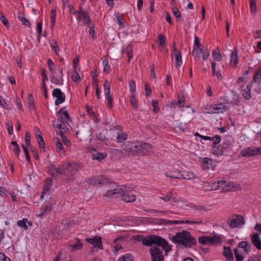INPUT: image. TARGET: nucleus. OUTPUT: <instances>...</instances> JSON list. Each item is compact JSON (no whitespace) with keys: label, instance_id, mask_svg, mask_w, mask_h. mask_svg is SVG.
Listing matches in <instances>:
<instances>
[{"label":"nucleus","instance_id":"nucleus-50","mask_svg":"<svg viewBox=\"0 0 261 261\" xmlns=\"http://www.w3.org/2000/svg\"><path fill=\"white\" fill-rule=\"evenodd\" d=\"M102 64L103 66V70L106 72H108L110 70V66L109 64L108 60L107 59H105L103 60Z\"/></svg>","mask_w":261,"mask_h":261},{"label":"nucleus","instance_id":"nucleus-20","mask_svg":"<svg viewBox=\"0 0 261 261\" xmlns=\"http://www.w3.org/2000/svg\"><path fill=\"white\" fill-rule=\"evenodd\" d=\"M256 147H249L244 149L241 153L243 156H251L257 155Z\"/></svg>","mask_w":261,"mask_h":261},{"label":"nucleus","instance_id":"nucleus-8","mask_svg":"<svg viewBox=\"0 0 261 261\" xmlns=\"http://www.w3.org/2000/svg\"><path fill=\"white\" fill-rule=\"evenodd\" d=\"M162 222L161 223L164 225H171L173 224H200L202 223V220L201 219H199L198 221H178V220H165V219H161L160 220Z\"/></svg>","mask_w":261,"mask_h":261},{"label":"nucleus","instance_id":"nucleus-17","mask_svg":"<svg viewBox=\"0 0 261 261\" xmlns=\"http://www.w3.org/2000/svg\"><path fill=\"white\" fill-rule=\"evenodd\" d=\"M74 166L72 164L67 163L61 166V174L66 175H72L74 169Z\"/></svg>","mask_w":261,"mask_h":261},{"label":"nucleus","instance_id":"nucleus-33","mask_svg":"<svg viewBox=\"0 0 261 261\" xmlns=\"http://www.w3.org/2000/svg\"><path fill=\"white\" fill-rule=\"evenodd\" d=\"M175 58V66L178 67L181 66L182 64L181 55L180 51H178L174 53Z\"/></svg>","mask_w":261,"mask_h":261},{"label":"nucleus","instance_id":"nucleus-40","mask_svg":"<svg viewBox=\"0 0 261 261\" xmlns=\"http://www.w3.org/2000/svg\"><path fill=\"white\" fill-rule=\"evenodd\" d=\"M133 256L131 254H126L119 258L118 261H133Z\"/></svg>","mask_w":261,"mask_h":261},{"label":"nucleus","instance_id":"nucleus-42","mask_svg":"<svg viewBox=\"0 0 261 261\" xmlns=\"http://www.w3.org/2000/svg\"><path fill=\"white\" fill-rule=\"evenodd\" d=\"M126 52L128 56V60L127 62H129L130 61V59L133 56V51L132 49V47L130 45H128L126 47Z\"/></svg>","mask_w":261,"mask_h":261},{"label":"nucleus","instance_id":"nucleus-45","mask_svg":"<svg viewBox=\"0 0 261 261\" xmlns=\"http://www.w3.org/2000/svg\"><path fill=\"white\" fill-rule=\"evenodd\" d=\"M55 20H56V10L52 9L51 10V15H50V25L51 28H53L55 24Z\"/></svg>","mask_w":261,"mask_h":261},{"label":"nucleus","instance_id":"nucleus-63","mask_svg":"<svg viewBox=\"0 0 261 261\" xmlns=\"http://www.w3.org/2000/svg\"><path fill=\"white\" fill-rule=\"evenodd\" d=\"M25 143L28 146H30V142H31V134L29 132H27L25 134Z\"/></svg>","mask_w":261,"mask_h":261},{"label":"nucleus","instance_id":"nucleus-15","mask_svg":"<svg viewBox=\"0 0 261 261\" xmlns=\"http://www.w3.org/2000/svg\"><path fill=\"white\" fill-rule=\"evenodd\" d=\"M86 241L92 244L94 248H97L100 249H103L101 238L100 237L96 236L93 238L87 239Z\"/></svg>","mask_w":261,"mask_h":261},{"label":"nucleus","instance_id":"nucleus-1","mask_svg":"<svg viewBox=\"0 0 261 261\" xmlns=\"http://www.w3.org/2000/svg\"><path fill=\"white\" fill-rule=\"evenodd\" d=\"M168 239L177 245H182L185 248H190L197 244L195 238L186 230L177 232L174 235L169 234Z\"/></svg>","mask_w":261,"mask_h":261},{"label":"nucleus","instance_id":"nucleus-60","mask_svg":"<svg viewBox=\"0 0 261 261\" xmlns=\"http://www.w3.org/2000/svg\"><path fill=\"white\" fill-rule=\"evenodd\" d=\"M202 49L200 48L199 47H195L194 49V50L193 51V54L195 55V56L197 58H200V54H202Z\"/></svg>","mask_w":261,"mask_h":261},{"label":"nucleus","instance_id":"nucleus-59","mask_svg":"<svg viewBox=\"0 0 261 261\" xmlns=\"http://www.w3.org/2000/svg\"><path fill=\"white\" fill-rule=\"evenodd\" d=\"M248 261H261V255L254 254L250 256Z\"/></svg>","mask_w":261,"mask_h":261},{"label":"nucleus","instance_id":"nucleus-44","mask_svg":"<svg viewBox=\"0 0 261 261\" xmlns=\"http://www.w3.org/2000/svg\"><path fill=\"white\" fill-rule=\"evenodd\" d=\"M28 107L30 109L34 108V99L32 94H29L28 95Z\"/></svg>","mask_w":261,"mask_h":261},{"label":"nucleus","instance_id":"nucleus-38","mask_svg":"<svg viewBox=\"0 0 261 261\" xmlns=\"http://www.w3.org/2000/svg\"><path fill=\"white\" fill-rule=\"evenodd\" d=\"M212 152L213 154L217 156H220L223 154L224 151L222 150V148H221V145H219L216 148L215 147L213 148Z\"/></svg>","mask_w":261,"mask_h":261},{"label":"nucleus","instance_id":"nucleus-37","mask_svg":"<svg viewBox=\"0 0 261 261\" xmlns=\"http://www.w3.org/2000/svg\"><path fill=\"white\" fill-rule=\"evenodd\" d=\"M162 196L159 197V198L163 200L165 202H168L172 198V192L169 191L165 195L162 194Z\"/></svg>","mask_w":261,"mask_h":261},{"label":"nucleus","instance_id":"nucleus-35","mask_svg":"<svg viewBox=\"0 0 261 261\" xmlns=\"http://www.w3.org/2000/svg\"><path fill=\"white\" fill-rule=\"evenodd\" d=\"M198 242L200 244L202 245H210V236L205 237L201 236L198 238Z\"/></svg>","mask_w":261,"mask_h":261},{"label":"nucleus","instance_id":"nucleus-49","mask_svg":"<svg viewBox=\"0 0 261 261\" xmlns=\"http://www.w3.org/2000/svg\"><path fill=\"white\" fill-rule=\"evenodd\" d=\"M213 57L215 60L218 61L222 60V55L219 51H217V50H214L213 53Z\"/></svg>","mask_w":261,"mask_h":261},{"label":"nucleus","instance_id":"nucleus-25","mask_svg":"<svg viewBox=\"0 0 261 261\" xmlns=\"http://www.w3.org/2000/svg\"><path fill=\"white\" fill-rule=\"evenodd\" d=\"M181 179L190 180L196 177L195 175L191 171H184L181 175Z\"/></svg>","mask_w":261,"mask_h":261},{"label":"nucleus","instance_id":"nucleus-26","mask_svg":"<svg viewBox=\"0 0 261 261\" xmlns=\"http://www.w3.org/2000/svg\"><path fill=\"white\" fill-rule=\"evenodd\" d=\"M227 108V103L225 102H221L217 105H215L214 109L217 111V113H221L226 110Z\"/></svg>","mask_w":261,"mask_h":261},{"label":"nucleus","instance_id":"nucleus-19","mask_svg":"<svg viewBox=\"0 0 261 261\" xmlns=\"http://www.w3.org/2000/svg\"><path fill=\"white\" fill-rule=\"evenodd\" d=\"M48 173L53 177H56L61 174V167L57 168L55 165L50 164L48 166Z\"/></svg>","mask_w":261,"mask_h":261},{"label":"nucleus","instance_id":"nucleus-48","mask_svg":"<svg viewBox=\"0 0 261 261\" xmlns=\"http://www.w3.org/2000/svg\"><path fill=\"white\" fill-rule=\"evenodd\" d=\"M60 134L61 137L62 141L64 144L69 146L70 144V141L66 137L63 133L62 131L60 132Z\"/></svg>","mask_w":261,"mask_h":261},{"label":"nucleus","instance_id":"nucleus-58","mask_svg":"<svg viewBox=\"0 0 261 261\" xmlns=\"http://www.w3.org/2000/svg\"><path fill=\"white\" fill-rule=\"evenodd\" d=\"M92 83L95 86H97L98 84V81L97 79V76H98V74L96 73V71H92Z\"/></svg>","mask_w":261,"mask_h":261},{"label":"nucleus","instance_id":"nucleus-2","mask_svg":"<svg viewBox=\"0 0 261 261\" xmlns=\"http://www.w3.org/2000/svg\"><path fill=\"white\" fill-rule=\"evenodd\" d=\"M134 238L138 242H142L145 246H150L155 245L162 246L166 253L171 250V246L168 245V242L160 236L150 235L144 238L142 236L138 235L135 236Z\"/></svg>","mask_w":261,"mask_h":261},{"label":"nucleus","instance_id":"nucleus-52","mask_svg":"<svg viewBox=\"0 0 261 261\" xmlns=\"http://www.w3.org/2000/svg\"><path fill=\"white\" fill-rule=\"evenodd\" d=\"M127 138V135L124 133L117 135V141L118 142H122Z\"/></svg>","mask_w":261,"mask_h":261},{"label":"nucleus","instance_id":"nucleus-29","mask_svg":"<svg viewBox=\"0 0 261 261\" xmlns=\"http://www.w3.org/2000/svg\"><path fill=\"white\" fill-rule=\"evenodd\" d=\"M254 83H258L261 84V67L257 69L253 76L252 84Z\"/></svg>","mask_w":261,"mask_h":261},{"label":"nucleus","instance_id":"nucleus-22","mask_svg":"<svg viewBox=\"0 0 261 261\" xmlns=\"http://www.w3.org/2000/svg\"><path fill=\"white\" fill-rule=\"evenodd\" d=\"M251 241L258 250H261V241L258 233H254L251 237Z\"/></svg>","mask_w":261,"mask_h":261},{"label":"nucleus","instance_id":"nucleus-28","mask_svg":"<svg viewBox=\"0 0 261 261\" xmlns=\"http://www.w3.org/2000/svg\"><path fill=\"white\" fill-rule=\"evenodd\" d=\"M210 245L220 244L222 242V238L218 236H210Z\"/></svg>","mask_w":261,"mask_h":261},{"label":"nucleus","instance_id":"nucleus-21","mask_svg":"<svg viewBox=\"0 0 261 261\" xmlns=\"http://www.w3.org/2000/svg\"><path fill=\"white\" fill-rule=\"evenodd\" d=\"M199 160L202 162V167L204 170L210 169L213 165V160L209 158H199Z\"/></svg>","mask_w":261,"mask_h":261},{"label":"nucleus","instance_id":"nucleus-39","mask_svg":"<svg viewBox=\"0 0 261 261\" xmlns=\"http://www.w3.org/2000/svg\"><path fill=\"white\" fill-rule=\"evenodd\" d=\"M23 15V13H20L18 16V19L21 21V22H22V23L23 25H25L26 26H28V27H30L31 23H30V22L28 20V19L27 18H25L22 16Z\"/></svg>","mask_w":261,"mask_h":261},{"label":"nucleus","instance_id":"nucleus-57","mask_svg":"<svg viewBox=\"0 0 261 261\" xmlns=\"http://www.w3.org/2000/svg\"><path fill=\"white\" fill-rule=\"evenodd\" d=\"M89 28V35L92 38H94V34H95V30H94V23H91L88 26Z\"/></svg>","mask_w":261,"mask_h":261},{"label":"nucleus","instance_id":"nucleus-61","mask_svg":"<svg viewBox=\"0 0 261 261\" xmlns=\"http://www.w3.org/2000/svg\"><path fill=\"white\" fill-rule=\"evenodd\" d=\"M172 13L175 16L176 18H179L181 16L180 12L178 9L176 7H174L172 8Z\"/></svg>","mask_w":261,"mask_h":261},{"label":"nucleus","instance_id":"nucleus-36","mask_svg":"<svg viewBox=\"0 0 261 261\" xmlns=\"http://www.w3.org/2000/svg\"><path fill=\"white\" fill-rule=\"evenodd\" d=\"M221 137L219 135H216L213 137H211V139L210 140L213 142L212 146L214 148L216 145L219 144L221 141Z\"/></svg>","mask_w":261,"mask_h":261},{"label":"nucleus","instance_id":"nucleus-55","mask_svg":"<svg viewBox=\"0 0 261 261\" xmlns=\"http://www.w3.org/2000/svg\"><path fill=\"white\" fill-rule=\"evenodd\" d=\"M116 17L117 20V22L118 24L120 27H123V23L124 22V20L123 18H121L119 13L117 12L116 14Z\"/></svg>","mask_w":261,"mask_h":261},{"label":"nucleus","instance_id":"nucleus-13","mask_svg":"<svg viewBox=\"0 0 261 261\" xmlns=\"http://www.w3.org/2000/svg\"><path fill=\"white\" fill-rule=\"evenodd\" d=\"M77 19L79 20L84 19V23L85 25H89L91 23H93V21L91 20L89 13L87 11L81 10V12H78Z\"/></svg>","mask_w":261,"mask_h":261},{"label":"nucleus","instance_id":"nucleus-4","mask_svg":"<svg viewBox=\"0 0 261 261\" xmlns=\"http://www.w3.org/2000/svg\"><path fill=\"white\" fill-rule=\"evenodd\" d=\"M243 249L246 254H248L252 248V246L248 241H242L238 244V247L234 250V255L237 261H242L244 257L240 249Z\"/></svg>","mask_w":261,"mask_h":261},{"label":"nucleus","instance_id":"nucleus-7","mask_svg":"<svg viewBox=\"0 0 261 261\" xmlns=\"http://www.w3.org/2000/svg\"><path fill=\"white\" fill-rule=\"evenodd\" d=\"M131 188L127 187L125 186H122V192L120 193L122 196V200L126 202H132L136 200V196L133 194L129 193Z\"/></svg>","mask_w":261,"mask_h":261},{"label":"nucleus","instance_id":"nucleus-23","mask_svg":"<svg viewBox=\"0 0 261 261\" xmlns=\"http://www.w3.org/2000/svg\"><path fill=\"white\" fill-rule=\"evenodd\" d=\"M65 109H66V107L60 109L58 111V113L60 115L61 119L63 121L68 122L70 120V118L68 112L67 111H64Z\"/></svg>","mask_w":261,"mask_h":261},{"label":"nucleus","instance_id":"nucleus-54","mask_svg":"<svg viewBox=\"0 0 261 261\" xmlns=\"http://www.w3.org/2000/svg\"><path fill=\"white\" fill-rule=\"evenodd\" d=\"M129 87L132 94L134 93L136 91V84L134 80L129 81Z\"/></svg>","mask_w":261,"mask_h":261},{"label":"nucleus","instance_id":"nucleus-24","mask_svg":"<svg viewBox=\"0 0 261 261\" xmlns=\"http://www.w3.org/2000/svg\"><path fill=\"white\" fill-rule=\"evenodd\" d=\"M17 225L19 227L23 228L24 230L28 229V225L32 226V222L29 221L27 218H23L21 220H19L17 222Z\"/></svg>","mask_w":261,"mask_h":261},{"label":"nucleus","instance_id":"nucleus-27","mask_svg":"<svg viewBox=\"0 0 261 261\" xmlns=\"http://www.w3.org/2000/svg\"><path fill=\"white\" fill-rule=\"evenodd\" d=\"M223 254L228 259L232 260L233 259L232 252L229 247H224V251Z\"/></svg>","mask_w":261,"mask_h":261},{"label":"nucleus","instance_id":"nucleus-62","mask_svg":"<svg viewBox=\"0 0 261 261\" xmlns=\"http://www.w3.org/2000/svg\"><path fill=\"white\" fill-rule=\"evenodd\" d=\"M0 19L5 26L8 27L9 25V21L3 13L1 14Z\"/></svg>","mask_w":261,"mask_h":261},{"label":"nucleus","instance_id":"nucleus-64","mask_svg":"<svg viewBox=\"0 0 261 261\" xmlns=\"http://www.w3.org/2000/svg\"><path fill=\"white\" fill-rule=\"evenodd\" d=\"M71 79L73 82H76L79 80H80V76L77 72L74 71L71 75Z\"/></svg>","mask_w":261,"mask_h":261},{"label":"nucleus","instance_id":"nucleus-3","mask_svg":"<svg viewBox=\"0 0 261 261\" xmlns=\"http://www.w3.org/2000/svg\"><path fill=\"white\" fill-rule=\"evenodd\" d=\"M206 184L207 185H205V186L210 188V189H207V190L208 191L215 190L219 189H222L223 191H228L230 190L237 191L240 190L241 189V187L240 185L235 184L233 182L229 183L224 180H218L212 184Z\"/></svg>","mask_w":261,"mask_h":261},{"label":"nucleus","instance_id":"nucleus-41","mask_svg":"<svg viewBox=\"0 0 261 261\" xmlns=\"http://www.w3.org/2000/svg\"><path fill=\"white\" fill-rule=\"evenodd\" d=\"M166 37L161 34L158 35V44L159 46H163L166 43Z\"/></svg>","mask_w":261,"mask_h":261},{"label":"nucleus","instance_id":"nucleus-30","mask_svg":"<svg viewBox=\"0 0 261 261\" xmlns=\"http://www.w3.org/2000/svg\"><path fill=\"white\" fill-rule=\"evenodd\" d=\"M77 242L73 245H69V250L72 251H74L75 250H79L81 249L83 244L80 242V240L78 239H76Z\"/></svg>","mask_w":261,"mask_h":261},{"label":"nucleus","instance_id":"nucleus-11","mask_svg":"<svg viewBox=\"0 0 261 261\" xmlns=\"http://www.w3.org/2000/svg\"><path fill=\"white\" fill-rule=\"evenodd\" d=\"M52 95L54 97H56L55 104L58 106L64 102L65 100V95L59 88H56L53 91Z\"/></svg>","mask_w":261,"mask_h":261},{"label":"nucleus","instance_id":"nucleus-14","mask_svg":"<svg viewBox=\"0 0 261 261\" xmlns=\"http://www.w3.org/2000/svg\"><path fill=\"white\" fill-rule=\"evenodd\" d=\"M138 152L139 154H145L150 152L152 148L151 144L149 143L139 142Z\"/></svg>","mask_w":261,"mask_h":261},{"label":"nucleus","instance_id":"nucleus-5","mask_svg":"<svg viewBox=\"0 0 261 261\" xmlns=\"http://www.w3.org/2000/svg\"><path fill=\"white\" fill-rule=\"evenodd\" d=\"M157 246H152L149 249L151 260L152 261H164L163 247Z\"/></svg>","mask_w":261,"mask_h":261},{"label":"nucleus","instance_id":"nucleus-34","mask_svg":"<svg viewBox=\"0 0 261 261\" xmlns=\"http://www.w3.org/2000/svg\"><path fill=\"white\" fill-rule=\"evenodd\" d=\"M107 130H102L96 135V138L102 142H105L108 140V139L107 137Z\"/></svg>","mask_w":261,"mask_h":261},{"label":"nucleus","instance_id":"nucleus-6","mask_svg":"<svg viewBox=\"0 0 261 261\" xmlns=\"http://www.w3.org/2000/svg\"><path fill=\"white\" fill-rule=\"evenodd\" d=\"M227 223L231 227L236 228L245 224V220L244 217L241 215H234L229 218Z\"/></svg>","mask_w":261,"mask_h":261},{"label":"nucleus","instance_id":"nucleus-10","mask_svg":"<svg viewBox=\"0 0 261 261\" xmlns=\"http://www.w3.org/2000/svg\"><path fill=\"white\" fill-rule=\"evenodd\" d=\"M86 181L90 185L95 186L97 185H105L110 183L109 179L104 176L96 178L95 177L92 178H88L86 179Z\"/></svg>","mask_w":261,"mask_h":261},{"label":"nucleus","instance_id":"nucleus-31","mask_svg":"<svg viewBox=\"0 0 261 261\" xmlns=\"http://www.w3.org/2000/svg\"><path fill=\"white\" fill-rule=\"evenodd\" d=\"M123 240H125L124 237H120L115 239L114 240L113 243L114 244H115V249L114 250V252L115 253L117 252L119 250L122 249V246L120 244H117V242L118 241H123Z\"/></svg>","mask_w":261,"mask_h":261},{"label":"nucleus","instance_id":"nucleus-16","mask_svg":"<svg viewBox=\"0 0 261 261\" xmlns=\"http://www.w3.org/2000/svg\"><path fill=\"white\" fill-rule=\"evenodd\" d=\"M241 89L243 96L246 99H250L251 97V87L249 84H246L245 82L244 84L241 86Z\"/></svg>","mask_w":261,"mask_h":261},{"label":"nucleus","instance_id":"nucleus-47","mask_svg":"<svg viewBox=\"0 0 261 261\" xmlns=\"http://www.w3.org/2000/svg\"><path fill=\"white\" fill-rule=\"evenodd\" d=\"M185 98L183 93L178 95V104L179 106L181 108L184 106Z\"/></svg>","mask_w":261,"mask_h":261},{"label":"nucleus","instance_id":"nucleus-18","mask_svg":"<svg viewBox=\"0 0 261 261\" xmlns=\"http://www.w3.org/2000/svg\"><path fill=\"white\" fill-rule=\"evenodd\" d=\"M113 185H115V186L117 187L116 188H114V186H112V188H114L113 190H109L105 195L106 197H113L116 194L120 195V193L122 192V186L120 187H119L117 185L113 183Z\"/></svg>","mask_w":261,"mask_h":261},{"label":"nucleus","instance_id":"nucleus-51","mask_svg":"<svg viewBox=\"0 0 261 261\" xmlns=\"http://www.w3.org/2000/svg\"><path fill=\"white\" fill-rule=\"evenodd\" d=\"M47 64H48V66L49 70L50 71V72H51L52 73H54L55 72L56 69L54 66V64L50 59H48Z\"/></svg>","mask_w":261,"mask_h":261},{"label":"nucleus","instance_id":"nucleus-53","mask_svg":"<svg viewBox=\"0 0 261 261\" xmlns=\"http://www.w3.org/2000/svg\"><path fill=\"white\" fill-rule=\"evenodd\" d=\"M130 103L133 107V108L137 109V104L136 102V100L135 99V93L131 94L130 96Z\"/></svg>","mask_w":261,"mask_h":261},{"label":"nucleus","instance_id":"nucleus-12","mask_svg":"<svg viewBox=\"0 0 261 261\" xmlns=\"http://www.w3.org/2000/svg\"><path fill=\"white\" fill-rule=\"evenodd\" d=\"M90 153L91 154V158L94 160L100 161L107 157L106 153H101L98 152L95 148L90 147L88 149Z\"/></svg>","mask_w":261,"mask_h":261},{"label":"nucleus","instance_id":"nucleus-32","mask_svg":"<svg viewBox=\"0 0 261 261\" xmlns=\"http://www.w3.org/2000/svg\"><path fill=\"white\" fill-rule=\"evenodd\" d=\"M230 63L233 65H236L238 63V54L236 49L233 50L230 56Z\"/></svg>","mask_w":261,"mask_h":261},{"label":"nucleus","instance_id":"nucleus-56","mask_svg":"<svg viewBox=\"0 0 261 261\" xmlns=\"http://www.w3.org/2000/svg\"><path fill=\"white\" fill-rule=\"evenodd\" d=\"M181 173L179 171H174L171 175H168V177L176 178V179H181Z\"/></svg>","mask_w":261,"mask_h":261},{"label":"nucleus","instance_id":"nucleus-46","mask_svg":"<svg viewBox=\"0 0 261 261\" xmlns=\"http://www.w3.org/2000/svg\"><path fill=\"white\" fill-rule=\"evenodd\" d=\"M220 145L221 146V148H222V150H223L224 152L225 150H227L228 148H231L232 146L230 141H227Z\"/></svg>","mask_w":261,"mask_h":261},{"label":"nucleus","instance_id":"nucleus-9","mask_svg":"<svg viewBox=\"0 0 261 261\" xmlns=\"http://www.w3.org/2000/svg\"><path fill=\"white\" fill-rule=\"evenodd\" d=\"M138 144H139V142H132L130 141H127L123 144L122 148L125 151L130 152L132 154L138 153V147H139Z\"/></svg>","mask_w":261,"mask_h":261},{"label":"nucleus","instance_id":"nucleus-43","mask_svg":"<svg viewBox=\"0 0 261 261\" xmlns=\"http://www.w3.org/2000/svg\"><path fill=\"white\" fill-rule=\"evenodd\" d=\"M50 189H51L50 186L44 185V187L43 188V191H42V194L41 196V198H43V197L44 196H45V195H49L50 194Z\"/></svg>","mask_w":261,"mask_h":261}]
</instances>
